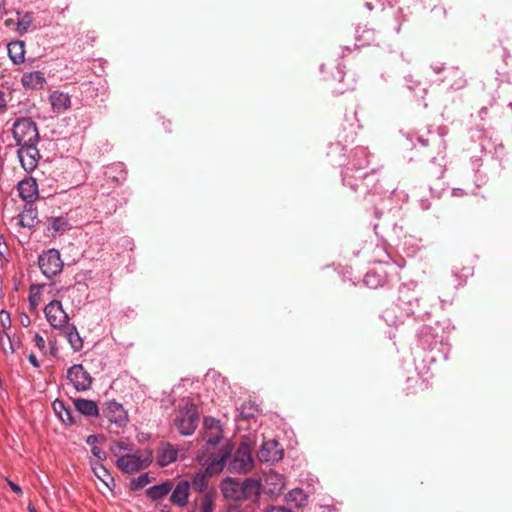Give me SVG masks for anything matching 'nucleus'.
I'll return each mask as SVG.
<instances>
[{
    "mask_svg": "<svg viewBox=\"0 0 512 512\" xmlns=\"http://www.w3.org/2000/svg\"><path fill=\"white\" fill-rule=\"evenodd\" d=\"M290 496L293 497L294 500L299 499L298 506H302L303 502L307 500L306 495L301 489H295L290 493Z\"/></svg>",
    "mask_w": 512,
    "mask_h": 512,
    "instance_id": "42",
    "label": "nucleus"
},
{
    "mask_svg": "<svg viewBox=\"0 0 512 512\" xmlns=\"http://www.w3.org/2000/svg\"><path fill=\"white\" fill-rule=\"evenodd\" d=\"M509 107H510V108H511V110H512V103H510V104H509Z\"/></svg>",
    "mask_w": 512,
    "mask_h": 512,
    "instance_id": "60",
    "label": "nucleus"
},
{
    "mask_svg": "<svg viewBox=\"0 0 512 512\" xmlns=\"http://www.w3.org/2000/svg\"><path fill=\"white\" fill-rule=\"evenodd\" d=\"M253 466L251 447L248 443L243 442L234 453L228 468L231 472L248 473L252 470Z\"/></svg>",
    "mask_w": 512,
    "mask_h": 512,
    "instance_id": "6",
    "label": "nucleus"
},
{
    "mask_svg": "<svg viewBox=\"0 0 512 512\" xmlns=\"http://www.w3.org/2000/svg\"><path fill=\"white\" fill-rule=\"evenodd\" d=\"M119 172L120 176L116 178L117 180H124L126 177V172L123 169V165L121 163L113 164L108 167L106 174L110 176V174Z\"/></svg>",
    "mask_w": 512,
    "mask_h": 512,
    "instance_id": "40",
    "label": "nucleus"
},
{
    "mask_svg": "<svg viewBox=\"0 0 512 512\" xmlns=\"http://www.w3.org/2000/svg\"><path fill=\"white\" fill-rule=\"evenodd\" d=\"M231 454V448L229 445L223 447L219 453L213 454L210 458L204 461L206 465V471L209 476L219 474L225 467L226 461Z\"/></svg>",
    "mask_w": 512,
    "mask_h": 512,
    "instance_id": "12",
    "label": "nucleus"
},
{
    "mask_svg": "<svg viewBox=\"0 0 512 512\" xmlns=\"http://www.w3.org/2000/svg\"><path fill=\"white\" fill-rule=\"evenodd\" d=\"M172 486L170 481L151 486L146 490V496L153 501L160 500L172 490Z\"/></svg>",
    "mask_w": 512,
    "mask_h": 512,
    "instance_id": "24",
    "label": "nucleus"
},
{
    "mask_svg": "<svg viewBox=\"0 0 512 512\" xmlns=\"http://www.w3.org/2000/svg\"><path fill=\"white\" fill-rule=\"evenodd\" d=\"M102 417L109 423L118 428L126 426L128 423V413L121 403L116 401H107L102 408Z\"/></svg>",
    "mask_w": 512,
    "mask_h": 512,
    "instance_id": "8",
    "label": "nucleus"
},
{
    "mask_svg": "<svg viewBox=\"0 0 512 512\" xmlns=\"http://www.w3.org/2000/svg\"><path fill=\"white\" fill-rule=\"evenodd\" d=\"M369 166V152L364 147H358L354 150L351 160L342 172L343 183L354 191H357L361 180L367 188V192L375 190L379 181L377 172L372 169L370 172H364Z\"/></svg>",
    "mask_w": 512,
    "mask_h": 512,
    "instance_id": "1",
    "label": "nucleus"
},
{
    "mask_svg": "<svg viewBox=\"0 0 512 512\" xmlns=\"http://www.w3.org/2000/svg\"><path fill=\"white\" fill-rule=\"evenodd\" d=\"M28 360L31 363V365H33L35 368H39L40 367L39 361H38V359H37L35 354H33V353L29 354Z\"/></svg>",
    "mask_w": 512,
    "mask_h": 512,
    "instance_id": "50",
    "label": "nucleus"
},
{
    "mask_svg": "<svg viewBox=\"0 0 512 512\" xmlns=\"http://www.w3.org/2000/svg\"><path fill=\"white\" fill-rule=\"evenodd\" d=\"M245 409H246V405H243V410L241 412V415L243 418L254 417L255 412H257V408L254 407L253 405H249V410H247V412L244 411Z\"/></svg>",
    "mask_w": 512,
    "mask_h": 512,
    "instance_id": "45",
    "label": "nucleus"
},
{
    "mask_svg": "<svg viewBox=\"0 0 512 512\" xmlns=\"http://www.w3.org/2000/svg\"><path fill=\"white\" fill-rule=\"evenodd\" d=\"M28 511H29V512H37V510H36L35 506H34V505H32V504H29V505H28Z\"/></svg>",
    "mask_w": 512,
    "mask_h": 512,
    "instance_id": "57",
    "label": "nucleus"
},
{
    "mask_svg": "<svg viewBox=\"0 0 512 512\" xmlns=\"http://www.w3.org/2000/svg\"><path fill=\"white\" fill-rule=\"evenodd\" d=\"M92 454L98 459L99 462L106 459V453L100 447L93 445L91 447Z\"/></svg>",
    "mask_w": 512,
    "mask_h": 512,
    "instance_id": "43",
    "label": "nucleus"
},
{
    "mask_svg": "<svg viewBox=\"0 0 512 512\" xmlns=\"http://www.w3.org/2000/svg\"><path fill=\"white\" fill-rule=\"evenodd\" d=\"M16 31L23 35L25 34L33 23V14L31 12H25L18 14Z\"/></svg>",
    "mask_w": 512,
    "mask_h": 512,
    "instance_id": "32",
    "label": "nucleus"
},
{
    "mask_svg": "<svg viewBox=\"0 0 512 512\" xmlns=\"http://www.w3.org/2000/svg\"><path fill=\"white\" fill-rule=\"evenodd\" d=\"M2 239H3V237L1 236L0 237V255L4 256L5 253L8 251V247L4 242H2Z\"/></svg>",
    "mask_w": 512,
    "mask_h": 512,
    "instance_id": "53",
    "label": "nucleus"
},
{
    "mask_svg": "<svg viewBox=\"0 0 512 512\" xmlns=\"http://www.w3.org/2000/svg\"><path fill=\"white\" fill-rule=\"evenodd\" d=\"M21 83L26 89H42L46 83L45 77L40 71L24 73Z\"/></svg>",
    "mask_w": 512,
    "mask_h": 512,
    "instance_id": "19",
    "label": "nucleus"
},
{
    "mask_svg": "<svg viewBox=\"0 0 512 512\" xmlns=\"http://www.w3.org/2000/svg\"><path fill=\"white\" fill-rule=\"evenodd\" d=\"M49 101L54 112L60 114L68 110L71 106V98L67 93L58 90L49 95Z\"/></svg>",
    "mask_w": 512,
    "mask_h": 512,
    "instance_id": "18",
    "label": "nucleus"
},
{
    "mask_svg": "<svg viewBox=\"0 0 512 512\" xmlns=\"http://www.w3.org/2000/svg\"><path fill=\"white\" fill-rule=\"evenodd\" d=\"M178 457V450L168 442H162L157 449L156 461L160 467H166L175 462Z\"/></svg>",
    "mask_w": 512,
    "mask_h": 512,
    "instance_id": "15",
    "label": "nucleus"
},
{
    "mask_svg": "<svg viewBox=\"0 0 512 512\" xmlns=\"http://www.w3.org/2000/svg\"><path fill=\"white\" fill-rule=\"evenodd\" d=\"M150 482V477L148 473L141 474L137 478L132 479L131 481V489L139 490L145 487Z\"/></svg>",
    "mask_w": 512,
    "mask_h": 512,
    "instance_id": "37",
    "label": "nucleus"
},
{
    "mask_svg": "<svg viewBox=\"0 0 512 512\" xmlns=\"http://www.w3.org/2000/svg\"><path fill=\"white\" fill-rule=\"evenodd\" d=\"M284 451L276 440H269L262 444L258 458L261 462H278L283 458Z\"/></svg>",
    "mask_w": 512,
    "mask_h": 512,
    "instance_id": "14",
    "label": "nucleus"
},
{
    "mask_svg": "<svg viewBox=\"0 0 512 512\" xmlns=\"http://www.w3.org/2000/svg\"><path fill=\"white\" fill-rule=\"evenodd\" d=\"M11 131L17 146L39 142L37 124L29 117L17 118L12 124Z\"/></svg>",
    "mask_w": 512,
    "mask_h": 512,
    "instance_id": "4",
    "label": "nucleus"
},
{
    "mask_svg": "<svg viewBox=\"0 0 512 512\" xmlns=\"http://www.w3.org/2000/svg\"><path fill=\"white\" fill-rule=\"evenodd\" d=\"M34 342H35V345L36 347L44 352L45 351V348H46V344H45V340L44 338L39 334V333H36L35 336H34Z\"/></svg>",
    "mask_w": 512,
    "mask_h": 512,
    "instance_id": "44",
    "label": "nucleus"
},
{
    "mask_svg": "<svg viewBox=\"0 0 512 512\" xmlns=\"http://www.w3.org/2000/svg\"><path fill=\"white\" fill-rule=\"evenodd\" d=\"M41 272L47 277L52 278L59 274L63 269V261L60 252L56 249L44 251L38 259Z\"/></svg>",
    "mask_w": 512,
    "mask_h": 512,
    "instance_id": "7",
    "label": "nucleus"
},
{
    "mask_svg": "<svg viewBox=\"0 0 512 512\" xmlns=\"http://www.w3.org/2000/svg\"><path fill=\"white\" fill-rule=\"evenodd\" d=\"M133 450H134L133 444L129 443L126 440L114 441L110 445V451L112 452V454H114L117 457L121 456L120 455L121 451H126L129 453V452H132Z\"/></svg>",
    "mask_w": 512,
    "mask_h": 512,
    "instance_id": "35",
    "label": "nucleus"
},
{
    "mask_svg": "<svg viewBox=\"0 0 512 512\" xmlns=\"http://www.w3.org/2000/svg\"><path fill=\"white\" fill-rule=\"evenodd\" d=\"M259 483L254 479H246L243 482L231 478L225 479L221 484V491L226 499L242 500L259 492Z\"/></svg>",
    "mask_w": 512,
    "mask_h": 512,
    "instance_id": "3",
    "label": "nucleus"
},
{
    "mask_svg": "<svg viewBox=\"0 0 512 512\" xmlns=\"http://www.w3.org/2000/svg\"><path fill=\"white\" fill-rule=\"evenodd\" d=\"M8 56L13 64L19 65L25 61V44L23 41L15 40L7 45Z\"/></svg>",
    "mask_w": 512,
    "mask_h": 512,
    "instance_id": "20",
    "label": "nucleus"
},
{
    "mask_svg": "<svg viewBox=\"0 0 512 512\" xmlns=\"http://www.w3.org/2000/svg\"><path fill=\"white\" fill-rule=\"evenodd\" d=\"M7 482H8V485L12 489L13 492H15L16 494H19V495L22 494V489H21V487L19 485L15 484L14 482H12L10 480H7Z\"/></svg>",
    "mask_w": 512,
    "mask_h": 512,
    "instance_id": "49",
    "label": "nucleus"
},
{
    "mask_svg": "<svg viewBox=\"0 0 512 512\" xmlns=\"http://www.w3.org/2000/svg\"><path fill=\"white\" fill-rule=\"evenodd\" d=\"M364 283L370 288H378L385 284V276L376 271H369L364 276Z\"/></svg>",
    "mask_w": 512,
    "mask_h": 512,
    "instance_id": "30",
    "label": "nucleus"
},
{
    "mask_svg": "<svg viewBox=\"0 0 512 512\" xmlns=\"http://www.w3.org/2000/svg\"><path fill=\"white\" fill-rule=\"evenodd\" d=\"M377 40V35L375 30L368 29L366 27L361 28L358 27L357 29V41L359 42V45L365 46L370 45L372 43H375Z\"/></svg>",
    "mask_w": 512,
    "mask_h": 512,
    "instance_id": "27",
    "label": "nucleus"
},
{
    "mask_svg": "<svg viewBox=\"0 0 512 512\" xmlns=\"http://www.w3.org/2000/svg\"><path fill=\"white\" fill-rule=\"evenodd\" d=\"M20 347L19 339L11 337L8 332L0 333V348L5 355H12Z\"/></svg>",
    "mask_w": 512,
    "mask_h": 512,
    "instance_id": "22",
    "label": "nucleus"
},
{
    "mask_svg": "<svg viewBox=\"0 0 512 512\" xmlns=\"http://www.w3.org/2000/svg\"><path fill=\"white\" fill-rule=\"evenodd\" d=\"M198 459H200V461H205L203 458H201V456H198Z\"/></svg>",
    "mask_w": 512,
    "mask_h": 512,
    "instance_id": "59",
    "label": "nucleus"
},
{
    "mask_svg": "<svg viewBox=\"0 0 512 512\" xmlns=\"http://www.w3.org/2000/svg\"><path fill=\"white\" fill-rule=\"evenodd\" d=\"M266 512H292L289 509H286L284 507H272L271 509L267 510Z\"/></svg>",
    "mask_w": 512,
    "mask_h": 512,
    "instance_id": "54",
    "label": "nucleus"
},
{
    "mask_svg": "<svg viewBox=\"0 0 512 512\" xmlns=\"http://www.w3.org/2000/svg\"><path fill=\"white\" fill-rule=\"evenodd\" d=\"M190 494V483L186 480L179 481L172 491L170 501L179 507L187 504Z\"/></svg>",
    "mask_w": 512,
    "mask_h": 512,
    "instance_id": "17",
    "label": "nucleus"
},
{
    "mask_svg": "<svg viewBox=\"0 0 512 512\" xmlns=\"http://www.w3.org/2000/svg\"><path fill=\"white\" fill-rule=\"evenodd\" d=\"M214 503L209 494H205L200 501V512H213Z\"/></svg>",
    "mask_w": 512,
    "mask_h": 512,
    "instance_id": "39",
    "label": "nucleus"
},
{
    "mask_svg": "<svg viewBox=\"0 0 512 512\" xmlns=\"http://www.w3.org/2000/svg\"><path fill=\"white\" fill-rule=\"evenodd\" d=\"M152 461V450L137 449L127 454L118 456L116 460V466L123 473L133 474L148 468Z\"/></svg>",
    "mask_w": 512,
    "mask_h": 512,
    "instance_id": "2",
    "label": "nucleus"
},
{
    "mask_svg": "<svg viewBox=\"0 0 512 512\" xmlns=\"http://www.w3.org/2000/svg\"><path fill=\"white\" fill-rule=\"evenodd\" d=\"M449 74L455 77V80L451 83L452 88L462 89L467 85V80L464 78L463 73L458 68L451 69Z\"/></svg>",
    "mask_w": 512,
    "mask_h": 512,
    "instance_id": "36",
    "label": "nucleus"
},
{
    "mask_svg": "<svg viewBox=\"0 0 512 512\" xmlns=\"http://www.w3.org/2000/svg\"><path fill=\"white\" fill-rule=\"evenodd\" d=\"M19 196L27 203H32L38 196V185L34 178H25L17 186Z\"/></svg>",
    "mask_w": 512,
    "mask_h": 512,
    "instance_id": "16",
    "label": "nucleus"
},
{
    "mask_svg": "<svg viewBox=\"0 0 512 512\" xmlns=\"http://www.w3.org/2000/svg\"><path fill=\"white\" fill-rule=\"evenodd\" d=\"M431 68L433 69V71L436 73V74H439L441 73L442 71H444L445 67H444V64L442 63H435L431 66Z\"/></svg>",
    "mask_w": 512,
    "mask_h": 512,
    "instance_id": "51",
    "label": "nucleus"
},
{
    "mask_svg": "<svg viewBox=\"0 0 512 512\" xmlns=\"http://www.w3.org/2000/svg\"><path fill=\"white\" fill-rule=\"evenodd\" d=\"M38 143L18 145L17 155L21 166L27 172H32L38 165L40 153L37 149Z\"/></svg>",
    "mask_w": 512,
    "mask_h": 512,
    "instance_id": "10",
    "label": "nucleus"
},
{
    "mask_svg": "<svg viewBox=\"0 0 512 512\" xmlns=\"http://www.w3.org/2000/svg\"><path fill=\"white\" fill-rule=\"evenodd\" d=\"M67 378L77 391H86L92 385V377L81 364H75L67 370Z\"/></svg>",
    "mask_w": 512,
    "mask_h": 512,
    "instance_id": "11",
    "label": "nucleus"
},
{
    "mask_svg": "<svg viewBox=\"0 0 512 512\" xmlns=\"http://www.w3.org/2000/svg\"><path fill=\"white\" fill-rule=\"evenodd\" d=\"M52 406H53L55 413L58 415L59 419L62 422L68 423V424H72L74 422L71 410L65 407L63 401L55 400L53 402Z\"/></svg>",
    "mask_w": 512,
    "mask_h": 512,
    "instance_id": "28",
    "label": "nucleus"
},
{
    "mask_svg": "<svg viewBox=\"0 0 512 512\" xmlns=\"http://www.w3.org/2000/svg\"><path fill=\"white\" fill-rule=\"evenodd\" d=\"M445 168L442 165H439L437 171L435 172L436 177L440 178L444 175Z\"/></svg>",
    "mask_w": 512,
    "mask_h": 512,
    "instance_id": "55",
    "label": "nucleus"
},
{
    "mask_svg": "<svg viewBox=\"0 0 512 512\" xmlns=\"http://www.w3.org/2000/svg\"><path fill=\"white\" fill-rule=\"evenodd\" d=\"M199 421L197 407L193 403H187L180 409L174 419V425L181 435L189 436L194 433Z\"/></svg>",
    "mask_w": 512,
    "mask_h": 512,
    "instance_id": "5",
    "label": "nucleus"
},
{
    "mask_svg": "<svg viewBox=\"0 0 512 512\" xmlns=\"http://www.w3.org/2000/svg\"><path fill=\"white\" fill-rule=\"evenodd\" d=\"M42 287H43L42 285H38V284H32L29 287L28 300H29V305H30L31 309H33V310L36 309L41 302Z\"/></svg>",
    "mask_w": 512,
    "mask_h": 512,
    "instance_id": "34",
    "label": "nucleus"
},
{
    "mask_svg": "<svg viewBox=\"0 0 512 512\" xmlns=\"http://www.w3.org/2000/svg\"><path fill=\"white\" fill-rule=\"evenodd\" d=\"M38 222L37 213L34 209H27L19 215V224L22 227L33 228Z\"/></svg>",
    "mask_w": 512,
    "mask_h": 512,
    "instance_id": "29",
    "label": "nucleus"
},
{
    "mask_svg": "<svg viewBox=\"0 0 512 512\" xmlns=\"http://www.w3.org/2000/svg\"><path fill=\"white\" fill-rule=\"evenodd\" d=\"M265 484L272 485L273 487L269 489L271 494H281L285 487L284 478L282 475L276 472H269L265 475Z\"/></svg>",
    "mask_w": 512,
    "mask_h": 512,
    "instance_id": "26",
    "label": "nucleus"
},
{
    "mask_svg": "<svg viewBox=\"0 0 512 512\" xmlns=\"http://www.w3.org/2000/svg\"><path fill=\"white\" fill-rule=\"evenodd\" d=\"M75 290H76V288H75V287H72V288H69V289H68V291H69V292H71V293H74V292H75Z\"/></svg>",
    "mask_w": 512,
    "mask_h": 512,
    "instance_id": "58",
    "label": "nucleus"
},
{
    "mask_svg": "<svg viewBox=\"0 0 512 512\" xmlns=\"http://www.w3.org/2000/svg\"><path fill=\"white\" fill-rule=\"evenodd\" d=\"M204 434L203 437L207 441V444L211 446L217 445L223 438V429L218 419L213 417H205L204 422Z\"/></svg>",
    "mask_w": 512,
    "mask_h": 512,
    "instance_id": "13",
    "label": "nucleus"
},
{
    "mask_svg": "<svg viewBox=\"0 0 512 512\" xmlns=\"http://www.w3.org/2000/svg\"><path fill=\"white\" fill-rule=\"evenodd\" d=\"M245 409H246V405H243V410L241 412V415L243 418L254 417L255 412H257V408L254 407L253 405H249V410H247V412L244 411Z\"/></svg>",
    "mask_w": 512,
    "mask_h": 512,
    "instance_id": "46",
    "label": "nucleus"
},
{
    "mask_svg": "<svg viewBox=\"0 0 512 512\" xmlns=\"http://www.w3.org/2000/svg\"><path fill=\"white\" fill-rule=\"evenodd\" d=\"M418 144L423 148L437 147L444 144L443 138L435 132L427 131L426 135H418L416 137Z\"/></svg>",
    "mask_w": 512,
    "mask_h": 512,
    "instance_id": "25",
    "label": "nucleus"
},
{
    "mask_svg": "<svg viewBox=\"0 0 512 512\" xmlns=\"http://www.w3.org/2000/svg\"><path fill=\"white\" fill-rule=\"evenodd\" d=\"M208 473L207 471H199L192 479V486L198 492H203L208 486Z\"/></svg>",
    "mask_w": 512,
    "mask_h": 512,
    "instance_id": "33",
    "label": "nucleus"
},
{
    "mask_svg": "<svg viewBox=\"0 0 512 512\" xmlns=\"http://www.w3.org/2000/svg\"><path fill=\"white\" fill-rule=\"evenodd\" d=\"M65 337L74 351H80L83 348V340L75 325L68 324L63 328Z\"/></svg>",
    "mask_w": 512,
    "mask_h": 512,
    "instance_id": "23",
    "label": "nucleus"
},
{
    "mask_svg": "<svg viewBox=\"0 0 512 512\" xmlns=\"http://www.w3.org/2000/svg\"><path fill=\"white\" fill-rule=\"evenodd\" d=\"M0 324L3 328L2 331L5 332H7V330H9L11 327V316L10 313L7 312L6 310L0 311Z\"/></svg>",
    "mask_w": 512,
    "mask_h": 512,
    "instance_id": "41",
    "label": "nucleus"
},
{
    "mask_svg": "<svg viewBox=\"0 0 512 512\" xmlns=\"http://www.w3.org/2000/svg\"><path fill=\"white\" fill-rule=\"evenodd\" d=\"M6 111H7L6 95L3 91L0 90V114L5 113Z\"/></svg>",
    "mask_w": 512,
    "mask_h": 512,
    "instance_id": "47",
    "label": "nucleus"
},
{
    "mask_svg": "<svg viewBox=\"0 0 512 512\" xmlns=\"http://www.w3.org/2000/svg\"><path fill=\"white\" fill-rule=\"evenodd\" d=\"M398 13H399V15H400L401 22H399V23L395 26V28H394V30H395L397 33H399V32H400V30H401V24H402V22H404V21L406 20V18H405V16H404V14H403L402 9H399V10H398Z\"/></svg>",
    "mask_w": 512,
    "mask_h": 512,
    "instance_id": "52",
    "label": "nucleus"
},
{
    "mask_svg": "<svg viewBox=\"0 0 512 512\" xmlns=\"http://www.w3.org/2000/svg\"><path fill=\"white\" fill-rule=\"evenodd\" d=\"M51 228L55 232H64L69 228V223L63 217H56V218H53L51 221Z\"/></svg>",
    "mask_w": 512,
    "mask_h": 512,
    "instance_id": "38",
    "label": "nucleus"
},
{
    "mask_svg": "<svg viewBox=\"0 0 512 512\" xmlns=\"http://www.w3.org/2000/svg\"><path fill=\"white\" fill-rule=\"evenodd\" d=\"M44 314L48 323L55 329H63L69 324V317L58 300L48 303L44 308Z\"/></svg>",
    "mask_w": 512,
    "mask_h": 512,
    "instance_id": "9",
    "label": "nucleus"
},
{
    "mask_svg": "<svg viewBox=\"0 0 512 512\" xmlns=\"http://www.w3.org/2000/svg\"><path fill=\"white\" fill-rule=\"evenodd\" d=\"M92 469L96 477L99 478L107 487L110 486V483L113 485L115 484L113 477L101 462H97Z\"/></svg>",
    "mask_w": 512,
    "mask_h": 512,
    "instance_id": "31",
    "label": "nucleus"
},
{
    "mask_svg": "<svg viewBox=\"0 0 512 512\" xmlns=\"http://www.w3.org/2000/svg\"><path fill=\"white\" fill-rule=\"evenodd\" d=\"M74 406L78 412L87 417H97L99 409L95 401L78 398L73 400Z\"/></svg>",
    "mask_w": 512,
    "mask_h": 512,
    "instance_id": "21",
    "label": "nucleus"
},
{
    "mask_svg": "<svg viewBox=\"0 0 512 512\" xmlns=\"http://www.w3.org/2000/svg\"><path fill=\"white\" fill-rule=\"evenodd\" d=\"M95 441H96V436H93V435L88 436V438H87V443L88 444L93 446Z\"/></svg>",
    "mask_w": 512,
    "mask_h": 512,
    "instance_id": "56",
    "label": "nucleus"
},
{
    "mask_svg": "<svg viewBox=\"0 0 512 512\" xmlns=\"http://www.w3.org/2000/svg\"><path fill=\"white\" fill-rule=\"evenodd\" d=\"M19 321H20V324L24 327H28L31 323L30 317L25 313H22L20 315Z\"/></svg>",
    "mask_w": 512,
    "mask_h": 512,
    "instance_id": "48",
    "label": "nucleus"
}]
</instances>
